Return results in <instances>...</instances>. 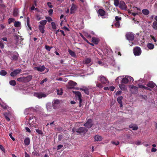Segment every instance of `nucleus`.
<instances>
[{
    "label": "nucleus",
    "instance_id": "1",
    "mask_svg": "<svg viewBox=\"0 0 157 157\" xmlns=\"http://www.w3.org/2000/svg\"><path fill=\"white\" fill-rule=\"evenodd\" d=\"M32 78V75H29L25 77H23L18 78L17 81L20 82H27L30 81Z\"/></svg>",
    "mask_w": 157,
    "mask_h": 157
},
{
    "label": "nucleus",
    "instance_id": "2",
    "mask_svg": "<svg viewBox=\"0 0 157 157\" xmlns=\"http://www.w3.org/2000/svg\"><path fill=\"white\" fill-rule=\"evenodd\" d=\"M88 129L85 127H80L75 130L76 132L79 134H85L87 132Z\"/></svg>",
    "mask_w": 157,
    "mask_h": 157
},
{
    "label": "nucleus",
    "instance_id": "3",
    "mask_svg": "<svg viewBox=\"0 0 157 157\" xmlns=\"http://www.w3.org/2000/svg\"><path fill=\"white\" fill-rule=\"evenodd\" d=\"M98 79L101 81L102 84H106L109 83L108 79L103 75L98 76Z\"/></svg>",
    "mask_w": 157,
    "mask_h": 157
},
{
    "label": "nucleus",
    "instance_id": "4",
    "mask_svg": "<svg viewBox=\"0 0 157 157\" xmlns=\"http://www.w3.org/2000/svg\"><path fill=\"white\" fill-rule=\"evenodd\" d=\"M125 36L127 39L130 41L133 40L135 37L134 34L131 32L127 33L126 34Z\"/></svg>",
    "mask_w": 157,
    "mask_h": 157
},
{
    "label": "nucleus",
    "instance_id": "5",
    "mask_svg": "<svg viewBox=\"0 0 157 157\" xmlns=\"http://www.w3.org/2000/svg\"><path fill=\"white\" fill-rule=\"evenodd\" d=\"M133 52L135 56H140L141 53V50L139 47H136L133 49Z\"/></svg>",
    "mask_w": 157,
    "mask_h": 157
},
{
    "label": "nucleus",
    "instance_id": "6",
    "mask_svg": "<svg viewBox=\"0 0 157 157\" xmlns=\"http://www.w3.org/2000/svg\"><path fill=\"white\" fill-rule=\"evenodd\" d=\"M93 125V121L92 119H90L88 120L83 125L86 127L90 128Z\"/></svg>",
    "mask_w": 157,
    "mask_h": 157
},
{
    "label": "nucleus",
    "instance_id": "7",
    "mask_svg": "<svg viewBox=\"0 0 157 157\" xmlns=\"http://www.w3.org/2000/svg\"><path fill=\"white\" fill-rule=\"evenodd\" d=\"M34 95L39 98H41L43 97L45 98L46 97V94L42 92L35 93L34 94Z\"/></svg>",
    "mask_w": 157,
    "mask_h": 157
},
{
    "label": "nucleus",
    "instance_id": "8",
    "mask_svg": "<svg viewBox=\"0 0 157 157\" xmlns=\"http://www.w3.org/2000/svg\"><path fill=\"white\" fill-rule=\"evenodd\" d=\"M21 72V69H18L14 70L10 73V75L12 77H14L17 74L20 73Z\"/></svg>",
    "mask_w": 157,
    "mask_h": 157
},
{
    "label": "nucleus",
    "instance_id": "9",
    "mask_svg": "<svg viewBox=\"0 0 157 157\" xmlns=\"http://www.w3.org/2000/svg\"><path fill=\"white\" fill-rule=\"evenodd\" d=\"M98 13L101 17L105 16V18H108V15L106 14V12L104 10L101 9H99L98 10Z\"/></svg>",
    "mask_w": 157,
    "mask_h": 157
},
{
    "label": "nucleus",
    "instance_id": "10",
    "mask_svg": "<svg viewBox=\"0 0 157 157\" xmlns=\"http://www.w3.org/2000/svg\"><path fill=\"white\" fill-rule=\"evenodd\" d=\"M119 3V6L120 8L123 10H126L127 6L123 1H120Z\"/></svg>",
    "mask_w": 157,
    "mask_h": 157
},
{
    "label": "nucleus",
    "instance_id": "11",
    "mask_svg": "<svg viewBox=\"0 0 157 157\" xmlns=\"http://www.w3.org/2000/svg\"><path fill=\"white\" fill-rule=\"evenodd\" d=\"M138 88L134 85H132L131 87V91L132 94H136L138 93Z\"/></svg>",
    "mask_w": 157,
    "mask_h": 157
},
{
    "label": "nucleus",
    "instance_id": "12",
    "mask_svg": "<svg viewBox=\"0 0 157 157\" xmlns=\"http://www.w3.org/2000/svg\"><path fill=\"white\" fill-rule=\"evenodd\" d=\"M72 92L75 94L76 99H78L82 98L81 94L80 92L77 91H73Z\"/></svg>",
    "mask_w": 157,
    "mask_h": 157
},
{
    "label": "nucleus",
    "instance_id": "13",
    "mask_svg": "<svg viewBox=\"0 0 157 157\" xmlns=\"http://www.w3.org/2000/svg\"><path fill=\"white\" fill-rule=\"evenodd\" d=\"M77 9V7L76 5L74 3H72L71 5V6L70 9L71 14L74 13Z\"/></svg>",
    "mask_w": 157,
    "mask_h": 157
},
{
    "label": "nucleus",
    "instance_id": "14",
    "mask_svg": "<svg viewBox=\"0 0 157 157\" xmlns=\"http://www.w3.org/2000/svg\"><path fill=\"white\" fill-rule=\"evenodd\" d=\"M59 101L58 100L54 101L52 103V106L53 108L55 109H57L59 105Z\"/></svg>",
    "mask_w": 157,
    "mask_h": 157
},
{
    "label": "nucleus",
    "instance_id": "15",
    "mask_svg": "<svg viewBox=\"0 0 157 157\" xmlns=\"http://www.w3.org/2000/svg\"><path fill=\"white\" fill-rule=\"evenodd\" d=\"M29 121L33 120V121H31V122L33 123V124H36L37 118L35 116H32L30 117H29Z\"/></svg>",
    "mask_w": 157,
    "mask_h": 157
},
{
    "label": "nucleus",
    "instance_id": "16",
    "mask_svg": "<svg viewBox=\"0 0 157 157\" xmlns=\"http://www.w3.org/2000/svg\"><path fill=\"white\" fill-rule=\"evenodd\" d=\"M35 68L38 71L42 72L44 70L45 67L44 65H43L40 67H36Z\"/></svg>",
    "mask_w": 157,
    "mask_h": 157
},
{
    "label": "nucleus",
    "instance_id": "17",
    "mask_svg": "<svg viewBox=\"0 0 157 157\" xmlns=\"http://www.w3.org/2000/svg\"><path fill=\"white\" fill-rule=\"evenodd\" d=\"M123 97L122 96L118 97L117 98V101L120 104V107H122V100L123 99Z\"/></svg>",
    "mask_w": 157,
    "mask_h": 157
},
{
    "label": "nucleus",
    "instance_id": "18",
    "mask_svg": "<svg viewBox=\"0 0 157 157\" xmlns=\"http://www.w3.org/2000/svg\"><path fill=\"white\" fill-rule=\"evenodd\" d=\"M92 42L95 44H98L99 42V40L97 38L93 37L92 38Z\"/></svg>",
    "mask_w": 157,
    "mask_h": 157
},
{
    "label": "nucleus",
    "instance_id": "19",
    "mask_svg": "<svg viewBox=\"0 0 157 157\" xmlns=\"http://www.w3.org/2000/svg\"><path fill=\"white\" fill-rule=\"evenodd\" d=\"M24 144L25 145L28 146L30 143V139L29 137H26L24 140Z\"/></svg>",
    "mask_w": 157,
    "mask_h": 157
},
{
    "label": "nucleus",
    "instance_id": "20",
    "mask_svg": "<svg viewBox=\"0 0 157 157\" xmlns=\"http://www.w3.org/2000/svg\"><path fill=\"white\" fill-rule=\"evenodd\" d=\"M119 86L120 89L123 91H125L127 89L126 86L122 84H119Z\"/></svg>",
    "mask_w": 157,
    "mask_h": 157
},
{
    "label": "nucleus",
    "instance_id": "21",
    "mask_svg": "<svg viewBox=\"0 0 157 157\" xmlns=\"http://www.w3.org/2000/svg\"><path fill=\"white\" fill-rule=\"evenodd\" d=\"M45 26H42L39 25L38 28L40 32L42 33H43L44 32Z\"/></svg>",
    "mask_w": 157,
    "mask_h": 157
},
{
    "label": "nucleus",
    "instance_id": "22",
    "mask_svg": "<svg viewBox=\"0 0 157 157\" xmlns=\"http://www.w3.org/2000/svg\"><path fill=\"white\" fill-rule=\"evenodd\" d=\"M147 86L152 88L155 87V84L153 82L150 81L147 83Z\"/></svg>",
    "mask_w": 157,
    "mask_h": 157
},
{
    "label": "nucleus",
    "instance_id": "23",
    "mask_svg": "<svg viewBox=\"0 0 157 157\" xmlns=\"http://www.w3.org/2000/svg\"><path fill=\"white\" fill-rule=\"evenodd\" d=\"M102 137L101 136L96 135L94 137V139L95 141H101L102 140Z\"/></svg>",
    "mask_w": 157,
    "mask_h": 157
},
{
    "label": "nucleus",
    "instance_id": "24",
    "mask_svg": "<svg viewBox=\"0 0 157 157\" xmlns=\"http://www.w3.org/2000/svg\"><path fill=\"white\" fill-rule=\"evenodd\" d=\"M128 82V78L127 76L123 78L122 80L121 83H122L127 84Z\"/></svg>",
    "mask_w": 157,
    "mask_h": 157
},
{
    "label": "nucleus",
    "instance_id": "25",
    "mask_svg": "<svg viewBox=\"0 0 157 157\" xmlns=\"http://www.w3.org/2000/svg\"><path fill=\"white\" fill-rule=\"evenodd\" d=\"M142 13L145 15H147L150 13L149 10L147 9H144L142 10Z\"/></svg>",
    "mask_w": 157,
    "mask_h": 157
},
{
    "label": "nucleus",
    "instance_id": "26",
    "mask_svg": "<svg viewBox=\"0 0 157 157\" xmlns=\"http://www.w3.org/2000/svg\"><path fill=\"white\" fill-rule=\"evenodd\" d=\"M147 46L149 49L151 50L154 48V45L152 43H148L147 44Z\"/></svg>",
    "mask_w": 157,
    "mask_h": 157
},
{
    "label": "nucleus",
    "instance_id": "27",
    "mask_svg": "<svg viewBox=\"0 0 157 157\" xmlns=\"http://www.w3.org/2000/svg\"><path fill=\"white\" fill-rule=\"evenodd\" d=\"M68 52L70 54V55L72 56L75 57L76 56V54L75 52L72 51L71 49H69L68 50Z\"/></svg>",
    "mask_w": 157,
    "mask_h": 157
},
{
    "label": "nucleus",
    "instance_id": "28",
    "mask_svg": "<svg viewBox=\"0 0 157 157\" xmlns=\"http://www.w3.org/2000/svg\"><path fill=\"white\" fill-rule=\"evenodd\" d=\"M68 85L69 86H74L77 85V83L72 81H70L68 82Z\"/></svg>",
    "mask_w": 157,
    "mask_h": 157
},
{
    "label": "nucleus",
    "instance_id": "29",
    "mask_svg": "<svg viewBox=\"0 0 157 157\" xmlns=\"http://www.w3.org/2000/svg\"><path fill=\"white\" fill-rule=\"evenodd\" d=\"M79 102V106L80 107H81V106L83 105H84V101L82 99V98H80L79 99H78Z\"/></svg>",
    "mask_w": 157,
    "mask_h": 157
},
{
    "label": "nucleus",
    "instance_id": "30",
    "mask_svg": "<svg viewBox=\"0 0 157 157\" xmlns=\"http://www.w3.org/2000/svg\"><path fill=\"white\" fill-rule=\"evenodd\" d=\"M47 21L46 20H42L40 21L39 23L40 25L44 26L47 23Z\"/></svg>",
    "mask_w": 157,
    "mask_h": 157
},
{
    "label": "nucleus",
    "instance_id": "31",
    "mask_svg": "<svg viewBox=\"0 0 157 157\" xmlns=\"http://www.w3.org/2000/svg\"><path fill=\"white\" fill-rule=\"evenodd\" d=\"M91 61V59L90 58H86L84 60V62L85 64L90 63Z\"/></svg>",
    "mask_w": 157,
    "mask_h": 157
},
{
    "label": "nucleus",
    "instance_id": "32",
    "mask_svg": "<svg viewBox=\"0 0 157 157\" xmlns=\"http://www.w3.org/2000/svg\"><path fill=\"white\" fill-rule=\"evenodd\" d=\"M52 28L53 30H55L56 29V26L55 23L54 22H52L51 23Z\"/></svg>",
    "mask_w": 157,
    "mask_h": 157
},
{
    "label": "nucleus",
    "instance_id": "33",
    "mask_svg": "<svg viewBox=\"0 0 157 157\" xmlns=\"http://www.w3.org/2000/svg\"><path fill=\"white\" fill-rule=\"evenodd\" d=\"M152 27L154 29L157 30V22H154L152 24Z\"/></svg>",
    "mask_w": 157,
    "mask_h": 157
},
{
    "label": "nucleus",
    "instance_id": "34",
    "mask_svg": "<svg viewBox=\"0 0 157 157\" xmlns=\"http://www.w3.org/2000/svg\"><path fill=\"white\" fill-rule=\"evenodd\" d=\"M21 25V23L18 21H15L14 22V26L15 27H19Z\"/></svg>",
    "mask_w": 157,
    "mask_h": 157
},
{
    "label": "nucleus",
    "instance_id": "35",
    "mask_svg": "<svg viewBox=\"0 0 157 157\" xmlns=\"http://www.w3.org/2000/svg\"><path fill=\"white\" fill-rule=\"evenodd\" d=\"M7 72L4 70H2L0 71V74L2 76H5L7 74Z\"/></svg>",
    "mask_w": 157,
    "mask_h": 157
},
{
    "label": "nucleus",
    "instance_id": "36",
    "mask_svg": "<svg viewBox=\"0 0 157 157\" xmlns=\"http://www.w3.org/2000/svg\"><path fill=\"white\" fill-rule=\"evenodd\" d=\"M18 14V10L16 9H14L13 11V15L14 17H17Z\"/></svg>",
    "mask_w": 157,
    "mask_h": 157
},
{
    "label": "nucleus",
    "instance_id": "37",
    "mask_svg": "<svg viewBox=\"0 0 157 157\" xmlns=\"http://www.w3.org/2000/svg\"><path fill=\"white\" fill-rule=\"evenodd\" d=\"M10 84L12 86H14L16 85V82L14 80H11L9 82Z\"/></svg>",
    "mask_w": 157,
    "mask_h": 157
},
{
    "label": "nucleus",
    "instance_id": "38",
    "mask_svg": "<svg viewBox=\"0 0 157 157\" xmlns=\"http://www.w3.org/2000/svg\"><path fill=\"white\" fill-rule=\"evenodd\" d=\"M129 127V128H132L133 130H136L138 128L137 126H133L132 125H130Z\"/></svg>",
    "mask_w": 157,
    "mask_h": 157
},
{
    "label": "nucleus",
    "instance_id": "39",
    "mask_svg": "<svg viewBox=\"0 0 157 157\" xmlns=\"http://www.w3.org/2000/svg\"><path fill=\"white\" fill-rule=\"evenodd\" d=\"M57 94L59 95H62L63 94V90L61 89L60 90H59V89H57Z\"/></svg>",
    "mask_w": 157,
    "mask_h": 157
},
{
    "label": "nucleus",
    "instance_id": "40",
    "mask_svg": "<svg viewBox=\"0 0 157 157\" xmlns=\"http://www.w3.org/2000/svg\"><path fill=\"white\" fill-rule=\"evenodd\" d=\"M12 59L13 61H15L17 60L18 59V56L16 55H13L12 57Z\"/></svg>",
    "mask_w": 157,
    "mask_h": 157
},
{
    "label": "nucleus",
    "instance_id": "41",
    "mask_svg": "<svg viewBox=\"0 0 157 157\" xmlns=\"http://www.w3.org/2000/svg\"><path fill=\"white\" fill-rule=\"evenodd\" d=\"M15 21V19L13 18H10L8 19V23L9 24H10L12 22Z\"/></svg>",
    "mask_w": 157,
    "mask_h": 157
},
{
    "label": "nucleus",
    "instance_id": "42",
    "mask_svg": "<svg viewBox=\"0 0 157 157\" xmlns=\"http://www.w3.org/2000/svg\"><path fill=\"white\" fill-rule=\"evenodd\" d=\"M114 5L116 6H119L120 4V2H119V0H114Z\"/></svg>",
    "mask_w": 157,
    "mask_h": 157
},
{
    "label": "nucleus",
    "instance_id": "43",
    "mask_svg": "<svg viewBox=\"0 0 157 157\" xmlns=\"http://www.w3.org/2000/svg\"><path fill=\"white\" fill-rule=\"evenodd\" d=\"M128 80V82H132L134 81L133 78L130 76H127Z\"/></svg>",
    "mask_w": 157,
    "mask_h": 157
},
{
    "label": "nucleus",
    "instance_id": "44",
    "mask_svg": "<svg viewBox=\"0 0 157 157\" xmlns=\"http://www.w3.org/2000/svg\"><path fill=\"white\" fill-rule=\"evenodd\" d=\"M114 25L117 28H119L120 27V21H116L114 23Z\"/></svg>",
    "mask_w": 157,
    "mask_h": 157
},
{
    "label": "nucleus",
    "instance_id": "45",
    "mask_svg": "<svg viewBox=\"0 0 157 157\" xmlns=\"http://www.w3.org/2000/svg\"><path fill=\"white\" fill-rule=\"evenodd\" d=\"M36 132H37L39 134L42 135L43 134V132L42 130H40L39 129H36L35 130Z\"/></svg>",
    "mask_w": 157,
    "mask_h": 157
},
{
    "label": "nucleus",
    "instance_id": "46",
    "mask_svg": "<svg viewBox=\"0 0 157 157\" xmlns=\"http://www.w3.org/2000/svg\"><path fill=\"white\" fill-rule=\"evenodd\" d=\"M36 19L38 21H39L42 19L40 16L38 14L36 15Z\"/></svg>",
    "mask_w": 157,
    "mask_h": 157
},
{
    "label": "nucleus",
    "instance_id": "47",
    "mask_svg": "<svg viewBox=\"0 0 157 157\" xmlns=\"http://www.w3.org/2000/svg\"><path fill=\"white\" fill-rule=\"evenodd\" d=\"M4 117H5V119L7 121H10V118L9 117L8 115H7V114H4Z\"/></svg>",
    "mask_w": 157,
    "mask_h": 157
},
{
    "label": "nucleus",
    "instance_id": "48",
    "mask_svg": "<svg viewBox=\"0 0 157 157\" xmlns=\"http://www.w3.org/2000/svg\"><path fill=\"white\" fill-rule=\"evenodd\" d=\"M45 49L48 51H50L51 48H52V47H50L49 46L47 45H45Z\"/></svg>",
    "mask_w": 157,
    "mask_h": 157
},
{
    "label": "nucleus",
    "instance_id": "49",
    "mask_svg": "<svg viewBox=\"0 0 157 157\" xmlns=\"http://www.w3.org/2000/svg\"><path fill=\"white\" fill-rule=\"evenodd\" d=\"M96 86L100 88H102L103 87L102 83H98V82L96 83Z\"/></svg>",
    "mask_w": 157,
    "mask_h": 157
},
{
    "label": "nucleus",
    "instance_id": "50",
    "mask_svg": "<svg viewBox=\"0 0 157 157\" xmlns=\"http://www.w3.org/2000/svg\"><path fill=\"white\" fill-rule=\"evenodd\" d=\"M45 18L47 20L48 22H50L52 20V18L50 17H46Z\"/></svg>",
    "mask_w": 157,
    "mask_h": 157
},
{
    "label": "nucleus",
    "instance_id": "51",
    "mask_svg": "<svg viewBox=\"0 0 157 157\" xmlns=\"http://www.w3.org/2000/svg\"><path fill=\"white\" fill-rule=\"evenodd\" d=\"M32 154L33 155H36V156H38L40 155V154L37 151H33L32 152Z\"/></svg>",
    "mask_w": 157,
    "mask_h": 157
},
{
    "label": "nucleus",
    "instance_id": "52",
    "mask_svg": "<svg viewBox=\"0 0 157 157\" xmlns=\"http://www.w3.org/2000/svg\"><path fill=\"white\" fill-rule=\"evenodd\" d=\"M106 4L107 5V6H105V9L106 10H109V6H107L109 5V3L108 2H106Z\"/></svg>",
    "mask_w": 157,
    "mask_h": 157
},
{
    "label": "nucleus",
    "instance_id": "53",
    "mask_svg": "<svg viewBox=\"0 0 157 157\" xmlns=\"http://www.w3.org/2000/svg\"><path fill=\"white\" fill-rule=\"evenodd\" d=\"M47 81H48V78H46L44 79L43 80H42L41 81L40 84L42 85V84H43L44 83V82H46Z\"/></svg>",
    "mask_w": 157,
    "mask_h": 157
},
{
    "label": "nucleus",
    "instance_id": "54",
    "mask_svg": "<svg viewBox=\"0 0 157 157\" xmlns=\"http://www.w3.org/2000/svg\"><path fill=\"white\" fill-rule=\"evenodd\" d=\"M115 19L116 20V21H120L121 20V17H118V16H116L115 17Z\"/></svg>",
    "mask_w": 157,
    "mask_h": 157
},
{
    "label": "nucleus",
    "instance_id": "55",
    "mask_svg": "<svg viewBox=\"0 0 157 157\" xmlns=\"http://www.w3.org/2000/svg\"><path fill=\"white\" fill-rule=\"evenodd\" d=\"M27 25L28 27L29 26H30V19L29 17H27Z\"/></svg>",
    "mask_w": 157,
    "mask_h": 157
},
{
    "label": "nucleus",
    "instance_id": "56",
    "mask_svg": "<svg viewBox=\"0 0 157 157\" xmlns=\"http://www.w3.org/2000/svg\"><path fill=\"white\" fill-rule=\"evenodd\" d=\"M4 45L3 42L2 41H0V47L1 49H3L4 48Z\"/></svg>",
    "mask_w": 157,
    "mask_h": 157
},
{
    "label": "nucleus",
    "instance_id": "57",
    "mask_svg": "<svg viewBox=\"0 0 157 157\" xmlns=\"http://www.w3.org/2000/svg\"><path fill=\"white\" fill-rule=\"evenodd\" d=\"M84 92L87 95H89L90 93L89 89L87 88H86V90H85Z\"/></svg>",
    "mask_w": 157,
    "mask_h": 157
},
{
    "label": "nucleus",
    "instance_id": "58",
    "mask_svg": "<svg viewBox=\"0 0 157 157\" xmlns=\"http://www.w3.org/2000/svg\"><path fill=\"white\" fill-rule=\"evenodd\" d=\"M0 149L4 153L5 152V150L3 146L1 145H0Z\"/></svg>",
    "mask_w": 157,
    "mask_h": 157
},
{
    "label": "nucleus",
    "instance_id": "59",
    "mask_svg": "<svg viewBox=\"0 0 157 157\" xmlns=\"http://www.w3.org/2000/svg\"><path fill=\"white\" fill-rule=\"evenodd\" d=\"M47 5L50 8H52L53 7V6L52 5L51 3L50 2H47Z\"/></svg>",
    "mask_w": 157,
    "mask_h": 157
},
{
    "label": "nucleus",
    "instance_id": "60",
    "mask_svg": "<svg viewBox=\"0 0 157 157\" xmlns=\"http://www.w3.org/2000/svg\"><path fill=\"white\" fill-rule=\"evenodd\" d=\"M63 136L61 135H59L58 136V140L59 141H61L63 138Z\"/></svg>",
    "mask_w": 157,
    "mask_h": 157
},
{
    "label": "nucleus",
    "instance_id": "61",
    "mask_svg": "<svg viewBox=\"0 0 157 157\" xmlns=\"http://www.w3.org/2000/svg\"><path fill=\"white\" fill-rule=\"evenodd\" d=\"M12 133H10V134H9V136H10V138L12 140H13V141H14L15 140V139L12 136Z\"/></svg>",
    "mask_w": 157,
    "mask_h": 157
},
{
    "label": "nucleus",
    "instance_id": "62",
    "mask_svg": "<svg viewBox=\"0 0 157 157\" xmlns=\"http://www.w3.org/2000/svg\"><path fill=\"white\" fill-rule=\"evenodd\" d=\"M53 10L52 9H50L48 11V13H49V15L50 16H51L52 15L53 12Z\"/></svg>",
    "mask_w": 157,
    "mask_h": 157
},
{
    "label": "nucleus",
    "instance_id": "63",
    "mask_svg": "<svg viewBox=\"0 0 157 157\" xmlns=\"http://www.w3.org/2000/svg\"><path fill=\"white\" fill-rule=\"evenodd\" d=\"M63 147L62 145H59L57 146V150H59Z\"/></svg>",
    "mask_w": 157,
    "mask_h": 157
},
{
    "label": "nucleus",
    "instance_id": "64",
    "mask_svg": "<svg viewBox=\"0 0 157 157\" xmlns=\"http://www.w3.org/2000/svg\"><path fill=\"white\" fill-rule=\"evenodd\" d=\"M115 89V87L114 86H111L109 87V90L112 91H113Z\"/></svg>",
    "mask_w": 157,
    "mask_h": 157
}]
</instances>
